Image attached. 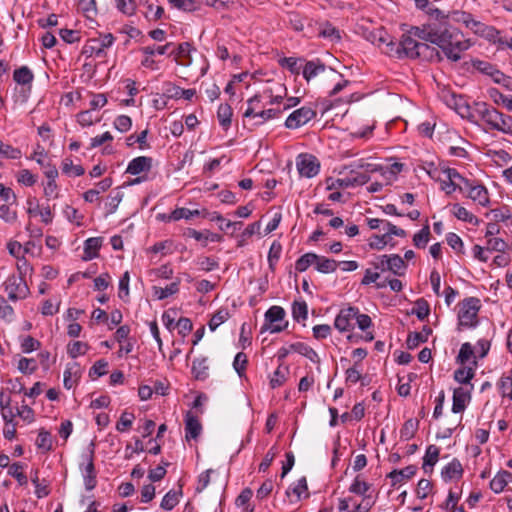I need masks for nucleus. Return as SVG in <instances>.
<instances>
[{
  "instance_id": "nucleus-1",
  "label": "nucleus",
  "mask_w": 512,
  "mask_h": 512,
  "mask_svg": "<svg viewBox=\"0 0 512 512\" xmlns=\"http://www.w3.org/2000/svg\"><path fill=\"white\" fill-rule=\"evenodd\" d=\"M435 19L423 25L422 27H414L410 31V35H403L399 43L389 41V35L384 33L380 35L379 41L386 43L389 49L387 54H395L401 57L418 58L432 57L434 49L423 42H418L415 37L428 41L437 45L442 49L448 59L457 62L461 59V53L468 49L469 44L463 38V34L455 27L449 24L448 17L443 15L439 10L435 11Z\"/></svg>"
},
{
  "instance_id": "nucleus-2",
  "label": "nucleus",
  "mask_w": 512,
  "mask_h": 512,
  "mask_svg": "<svg viewBox=\"0 0 512 512\" xmlns=\"http://www.w3.org/2000/svg\"><path fill=\"white\" fill-rule=\"evenodd\" d=\"M458 306V330L477 326L478 312L481 308L480 300L476 297H468L462 300Z\"/></svg>"
},
{
  "instance_id": "nucleus-3",
  "label": "nucleus",
  "mask_w": 512,
  "mask_h": 512,
  "mask_svg": "<svg viewBox=\"0 0 512 512\" xmlns=\"http://www.w3.org/2000/svg\"><path fill=\"white\" fill-rule=\"evenodd\" d=\"M95 443L90 442L85 452L81 454L79 468L86 490H93L97 485V472L94 465Z\"/></svg>"
},
{
  "instance_id": "nucleus-4",
  "label": "nucleus",
  "mask_w": 512,
  "mask_h": 512,
  "mask_svg": "<svg viewBox=\"0 0 512 512\" xmlns=\"http://www.w3.org/2000/svg\"><path fill=\"white\" fill-rule=\"evenodd\" d=\"M154 159L148 156H137L130 160V175L137 176L130 178V186L139 184L148 180V174L152 169Z\"/></svg>"
},
{
  "instance_id": "nucleus-5",
  "label": "nucleus",
  "mask_w": 512,
  "mask_h": 512,
  "mask_svg": "<svg viewBox=\"0 0 512 512\" xmlns=\"http://www.w3.org/2000/svg\"><path fill=\"white\" fill-rule=\"evenodd\" d=\"M3 286L11 301L25 299L29 294V288L22 275H10Z\"/></svg>"
},
{
  "instance_id": "nucleus-6",
  "label": "nucleus",
  "mask_w": 512,
  "mask_h": 512,
  "mask_svg": "<svg viewBox=\"0 0 512 512\" xmlns=\"http://www.w3.org/2000/svg\"><path fill=\"white\" fill-rule=\"evenodd\" d=\"M285 310L280 306H272L265 313V323L262 327V331L269 330L271 333H279L287 328L288 323L277 324V322L283 321L285 317Z\"/></svg>"
},
{
  "instance_id": "nucleus-7",
  "label": "nucleus",
  "mask_w": 512,
  "mask_h": 512,
  "mask_svg": "<svg viewBox=\"0 0 512 512\" xmlns=\"http://www.w3.org/2000/svg\"><path fill=\"white\" fill-rule=\"evenodd\" d=\"M296 166L299 174L307 178L316 176L320 170V163L318 159L314 155L308 153H302L297 156Z\"/></svg>"
},
{
  "instance_id": "nucleus-8",
  "label": "nucleus",
  "mask_w": 512,
  "mask_h": 512,
  "mask_svg": "<svg viewBox=\"0 0 512 512\" xmlns=\"http://www.w3.org/2000/svg\"><path fill=\"white\" fill-rule=\"evenodd\" d=\"M473 28L471 29L476 35L485 38L493 44H498L500 49H504L506 37H502L501 33L494 26L487 25L480 21L472 23Z\"/></svg>"
},
{
  "instance_id": "nucleus-9",
  "label": "nucleus",
  "mask_w": 512,
  "mask_h": 512,
  "mask_svg": "<svg viewBox=\"0 0 512 512\" xmlns=\"http://www.w3.org/2000/svg\"><path fill=\"white\" fill-rule=\"evenodd\" d=\"M316 117V111L308 106H303L293 111L285 121L288 129H297Z\"/></svg>"
},
{
  "instance_id": "nucleus-10",
  "label": "nucleus",
  "mask_w": 512,
  "mask_h": 512,
  "mask_svg": "<svg viewBox=\"0 0 512 512\" xmlns=\"http://www.w3.org/2000/svg\"><path fill=\"white\" fill-rule=\"evenodd\" d=\"M357 314V307L349 306L346 308H342L335 318L334 327L339 332H348L353 330L354 321Z\"/></svg>"
},
{
  "instance_id": "nucleus-11",
  "label": "nucleus",
  "mask_w": 512,
  "mask_h": 512,
  "mask_svg": "<svg viewBox=\"0 0 512 512\" xmlns=\"http://www.w3.org/2000/svg\"><path fill=\"white\" fill-rule=\"evenodd\" d=\"M475 111L480 116L481 120L489 126V129L494 130L500 111L486 102L475 103Z\"/></svg>"
},
{
  "instance_id": "nucleus-12",
  "label": "nucleus",
  "mask_w": 512,
  "mask_h": 512,
  "mask_svg": "<svg viewBox=\"0 0 512 512\" xmlns=\"http://www.w3.org/2000/svg\"><path fill=\"white\" fill-rule=\"evenodd\" d=\"M464 186L468 190V198L484 207L489 204L488 191L483 185L473 184L470 180H464Z\"/></svg>"
},
{
  "instance_id": "nucleus-13",
  "label": "nucleus",
  "mask_w": 512,
  "mask_h": 512,
  "mask_svg": "<svg viewBox=\"0 0 512 512\" xmlns=\"http://www.w3.org/2000/svg\"><path fill=\"white\" fill-rule=\"evenodd\" d=\"M367 183V178L365 176H358L357 178H349L346 174L345 177L331 180V183L328 184V189H336V188H349L355 186H361Z\"/></svg>"
},
{
  "instance_id": "nucleus-14",
  "label": "nucleus",
  "mask_w": 512,
  "mask_h": 512,
  "mask_svg": "<svg viewBox=\"0 0 512 512\" xmlns=\"http://www.w3.org/2000/svg\"><path fill=\"white\" fill-rule=\"evenodd\" d=\"M197 216L205 217L206 210H202V211L198 210V209L190 210L185 207L176 208L167 217H165V219H167L168 221H178L181 219L189 220L192 217H197Z\"/></svg>"
},
{
  "instance_id": "nucleus-15",
  "label": "nucleus",
  "mask_w": 512,
  "mask_h": 512,
  "mask_svg": "<svg viewBox=\"0 0 512 512\" xmlns=\"http://www.w3.org/2000/svg\"><path fill=\"white\" fill-rule=\"evenodd\" d=\"M202 426L198 418L192 415L190 412L187 413L185 419V437L189 441L190 439H197L201 434Z\"/></svg>"
},
{
  "instance_id": "nucleus-16",
  "label": "nucleus",
  "mask_w": 512,
  "mask_h": 512,
  "mask_svg": "<svg viewBox=\"0 0 512 512\" xmlns=\"http://www.w3.org/2000/svg\"><path fill=\"white\" fill-rule=\"evenodd\" d=\"M417 467L415 465H409L403 469H394L387 477L391 479L392 486L401 483L405 479H410L416 474Z\"/></svg>"
},
{
  "instance_id": "nucleus-17",
  "label": "nucleus",
  "mask_w": 512,
  "mask_h": 512,
  "mask_svg": "<svg viewBox=\"0 0 512 512\" xmlns=\"http://www.w3.org/2000/svg\"><path fill=\"white\" fill-rule=\"evenodd\" d=\"M326 70V65L322 63L319 59L311 60L306 62L303 69V77L309 82L314 77L318 76L321 73H324Z\"/></svg>"
},
{
  "instance_id": "nucleus-18",
  "label": "nucleus",
  "mask_w": 512,
  "mask_h": 512,
  "mask_svg": "<svg viewBox=\"0 0 512 512\" xmlns=\"http://www.w3.org/2000/svg\"><path fill=\"white\" fill-rule=\"evenodd\" d=\"M470 395L463 388L459 387L454 389L453 391V403H452V412L460 413L463 412L466 408V403L469 401Z\"/></svg>"
},
{
  "instance_id": "nucleus-19",
  "label": "nucleus",
  "mask_w": 512,
  "mask_h": 512,
  "mask_svg": "<svg viewBox=\"0 0 512 512\" xmlns=\"http://www.w3.org/2000/svg\"><path fill=\"white\" fill-rule=\"evenodd\" d=\"M181 280L177 278L175 281L165 287L153 286V296L158 300L166 299L179 291Z\"/></svg>"
},
{
  "instance_id": "nucleus-20",
  "label": "nucleus",
  "mask_w": 512,
  "mask_h": 512,
  "mask_svg": "<svg viewBox=\"0 0 512 512\" xmlns=\"http://www.w3.org/2000/svg\"><path fill=\"white\" fill-rule=\"evenodd\" d=\"M440 449L436 445H429L423 457V470L425 473L432 472L433 466L438 462Z\"/></svg>"
},
{
  "instance_id": "nucleus-21",
  "label": "nucleus",
  "mask_w": 512,
  "mask_h": 512,
  "mask_svg": "<svg viewBox=\"0 0 512 512\" xmlns=\"http://www.w3.org/2000/svg\"><path fill=\"white\" fill-rule=\"evenodd\" d=\"M431 333L432 329L428 326H424L421 332L409 333L406 340L408 349H414L418 347L420 343L426 342Z\"/></svg>"
},
{
  "instance_id": "nucleus-22",
  "label": "nucleus",
  "mask_w": 512,
  "mask_h": 512,
  "mask_svg": "<svg viewBox=\"0 0 512 512\" xmlns=\"http://www.w3.org/2000/svg\"><path fill=\"white\" fill-rule=\"evenodd\" d=\"M442 478L444 481L460 478L463 474V468L459 460L453 459L442 469Z\"/></svg>"
},
{
  "instance_id": "nucleus-23",
  "label": "nucleus",
  "mask_w": 512,
  "mask_h": 512,
  "mask_svg": "<svg viewBox=\"0 0 512 512\" xmlns=\"http://www.w3.org/2000/svg\"><path fill=\"white\" fill-rule=\"evenodd\" d=\"M209 364L207 357L194 359L192 363V373L197 380H205L209 376Z\"/></svg>"
},
{
  "instance_id": "nucleus-24",
  "label": "nucleus",
  "mask_w": 512,
  "mask_h": 512,
  "mask_svg": "<svg viewBox=\"0 0 512 512\" xmlns=\"http://www.w3.org/2000/svg\"><path fill=\"white\" fill-rule=\"evenodd\" d=\"M384 261L387 264V270L391 271L393 274L401 276L404 274L406 269V263L402 257L397 254L388 255V258H385Z\"/></svg>"
},
{
  "instance_id": "nucleus-25",
  "label": "nucleus",
  "mask_w": 512,
  "mask_h": 512,
  "mask_svg": "<svg viewBox=\"0 0 512 512\" xmlns=\"http://www.w3.org/2000/svg\"><path fill=\"white\" fill-rule=\"evenodd\" d=\"M102 237L88 238L84 243V259L91 260L98 255V250L102 246Z\"/></svg>"
},
{
  "instance_id": "nucleus-26",
  "label": "nucleus",
  "mask_w": 512,
  "mask_h": 512,
  "mask_svg": "<svg viewBox=\"0 0 512 512\" xmlns=\"http://www.w3.org/2000/svg\"><path fill=\"white\" fill-rule=\"evenodd\" d=\"M442 98L446 105L458 113H461V110L467 108L465 101L461 95H456L450 91H443Z\"/></svg>"
},
{
  "instance_id": "nucleus-27",
  "label": "nucleus",
  "mask_w": 512,
  "mask_h": 512,
  "mask_svg": "<svg viewBox=\"0 0 512 512\" xmlns=\"http://www.w3.org/2000/svg\"><path fill=\"white\" fill-rule=\"evenodd\" d=\"M80 376L81 373L78 364L74 363L71 366L67 367L66 370L64 371V387L66 389L73 388L80 379Z\"/></svg>"
},
{
  "instance_id": "nucleus-28",
  "label": "nucleus",
  "mask_w": 512,
  "mask_h": 512,
  "mask_svg": "<svg viewBox=\"0 0 512 512\" xmlns=\"http://www.w3.org/2000/svg\"><path fill=\"white\" fill-rule=\"evenodd\" d=\"M290 349L292 351L299 353L300 355L308 358L310 361H312L314 363L320 362V358H319L318 354L316 353V351L305 343H302V342L293 343L290 345Z\"/></svg>"
},
{
  "instance_id": "nucleus-29",
  "label": "nucleus",
  "mask_w": 512,
  "mask_h": 512,
  "mask_svg": "<svg viewBox=\"0 0 512 512\" xmlns=\"http://www.w3.org/2000/svg\"><path fill=\"white\" fill-rule=\"evenodd\" d=\"M508 477H512V473L506 470L498 472L490 481V488L495 493H500L508 484Z\"/></svg>"
},
{
  "instance_id": "nucleus-30",
  "label": "nucleus",
  "mask_w": 512,
  "mask_h": 512,
  "mask_svg": "<svg viewBox=\"0 0 512 512\" xmlns=\"http://www.w3.org/2000/svg\"><path fill=\"white\" fill-rule=\"evenodd\" d=\"M288 374L289 367L285 366L282 363H279L277 369L273 372L270 378L271 388L275 389L277 387L282 386L286 382Z\"/></svg>"
},
{
  "instance_id": "nucleus-31",
  "label": "nucleus",
  "mask_w": 512,
  "mask_h": 512,
  "mask_svg": "<svg viewBox=\"0 0 512 512\" xmlns=\"http://www.w3.org/2000/svg\"><path fill=\"white\" fill-rule=\"evenodd\" d=\"M338 262L334 259H330L324 256L317 255V261L315 263V269L323 274H329L336 271Z\"/></svg>"
},
{
  "instance_id": "nucleus-32",
  "label": "nucleus",
  "mask_w": 512,
  "mask_h": 512,
  "mask_svg": "<svg viewBox=\"0 0 512 512\" xmlns=\"http://www.w3.org/2000/svg\"><path fill=\"white\" fill-rule=\"evenodd\" d=\"M233 115L232 108L229 104H220L217 110V117L219 124L223 129L227 130L231 125V118Z\"/></svg>"
},
{
  "instance_id": "nucleus-33",
  "label": "nucleus",
  "mask_w": 512,
  "mask_h": 512,
  "mask_svg": "<svg viewBox=\"0 0 512 512\" xmlns=\"http://www.w3.org/2000/svg\"><path fill=\"white\" fill-rule=\"evenodd\" d=\"M307 491V480L305 477H301L292 487L287 489L286 495L290 497L291 494H293L295 496V501H299L303 494H306V497L308 496Z\"/></svg>"
},
{
  "instance_id": "nucleus-34",
  "label": "nucleus",
  "mask_w": 512,
  "mask_h": 512,
  "mask_svg": "<svg viewBox=\"0 0 512 512\" xmlns=\"http://www.w3.org/2000/svg\"><path fill=\"white\" fill-rule=\"evenodd\" d=\"M24 468L25 465L21 462H15L8 468V475L15 478L20 486H25L28 483L27 476L23 472Z\"/></svg>"
},
{
  "instance_id": "nucleus-35",
  "label": "nucleus",
  "mask_w": 512,
  "mask_h": 512,
  "mask_svg": "<svg viewBox=\"0 0 512 512\" xmlns=\"http://www.w3.org/2000/svg\"><path fill=\"white\" fill-rule=\"evenodd\" d=\"M453 215L461 221H464V222H467V223H470L473 225L479 224V219L475 215L470 213L465 207H462L459 204L453 205Z\"/></svg>"
},
{
  "instance_id": "nucleus-36",
  "label": "nucleus",
  "mask_w": 512,
  "mask_h": 512,
  "mask_svg": "<svg viewBox=\"0 0 512 512\" xmlns=\"http://www.w3.org/2000/svg\"><path fill=\"white\" fill-rule=\"evenodd\" d=\"M13 79L20 85H27L33 81L34 75L27 66H22L14 71Z\"/></svg>"
},
{
  "instance_id": "nucleus-37",
  "label": "nucleus",
  "mask_w": 512,
  "mask_h": 512,
  "mask_svg": "<svg viewBox=\"0 0 512 512\" xmlns=\"http://www.w3.org/2000/svg\"><path fill=\"white\" fill-rule=\"evenodd\" d=\"M148 134L149 130L144 129L139 134L130 135V147H134L136 145L139 150L149 149L150 143L147 140Z\"/></svg>"
},
{
  "instance_id": "nucleus-38",
  "label": "nucleus",
  "mask_w": 512,
  "mask_h": 512,
  "mask_svg": "<svg viewBox=\"0 0 512 512\" xmlns=\"http://www.w3.org/2000/svg\"><path fill=\"white\" fill-rule=\"evenodd\" d=\"M316 261H317V254L308 252L297 259V261L295 262V269L298 272H304L310 266H312V265L315 266Z\"/></svg>"
},
{
  "instance_id": "nucleus-39",
  "label": "nucleus",
  "mask_w": 512,
  "mask_h": 512,
  "mask_svg": "<svg viewBox=\"0 0 512 512\" xmlns=\"http://www.w3.org/2000/svg\"><path fill=\"white\" fill-rule=\"evenodd\" d=\"M230 317V313L227 308H221L216 311L211 317L208 326L211 331H215L221 324L226 322Z\"/></svg>"
},
{
  "instance_id": "nucleus-40",
  "label": "nucleus",
  "mask_w": 512,
  "mask_h": 512,
  "mask_svg": "<svg viewBox=\"0 0 512 512\" xmlns=\"http://www.w3.org/2000/svg\"><path fill=\"white\" fill-rule=\"evenodd\" d=\"M494 130L512 135V116L500 112Z\"/></svg>"
},
{
  "instance_id": "nucleus-41",
  "label": "nucleus",
  "mask_w": 512,
  "mask_h": 512,
  "mask_svg": "<svg viewBox=\"0 0 512 512\" xmlns=\"http://www.w3.org/2000/svg\"><path fill=\"white\" fill-rule=\"evenodd\" d=\"M99 120L100 118L98 113L90 108L77 115V121L82 126H91Z\"/></svg>"
},
{
  "instance_id": "nucleus-42",
  "label": "nucleus",
  "mask_w": 512,
  "mask_h": 512,
  "mask_svg": "<svg viewBox=\"0 0 512 512\" xmlns=\"http://www.w3.org/2000/svg\"><path fill=\"white\" fill-rule=\"evenodd\" d=\"M292 316L295 321L306 320L308 317V306L304 300L294 301L292 304Z\"/></svg>"
},
{
  "instance_id": "nucleus-43",
  "label": "nucleus",
  "mask_w": 512,
  "mask_h": 512,
  "mask_svg": "<svg viewBox=\"0 0 512 512\" xmlns=\"http://www.w3.org/2000/svg\"><path fill=\"white\" fill-rule=\"evenodd\" d=\"M262 101V95L256 94L247 101V109L243 116L246 118H256L258 112L256 111L260 107Z\"/></svg>"
},
{
  "instance_id": "nucleus-44",
  "label": "nucleus",
  "mask_w": 512,
  "mask_h": 512,
  "mask_svg": "<svg viewBox=\"0 0 512 512\" xmlns=\"http://www.w3.org/2000/svg\"><path fill=\"white\" fill-rule=\"evenodd\" d=\"M450 17L454 22L462 23L469 29H472V23L477 21L473 18L472 14L465 11H454Z\"/></svg>"
},
{
  "instance_id": "nucleus-45",
  "label": "nucleus",
  "mask_w": 512,
  "mask_h": 512,
  "mask_svg": "<svg viewBox=\"0 0 512 512\" xmlns=\"http://www.w3.org/2000/svg\"><path fill=\"white\" fill-rule=\"evenodd\" d=\"M282 246L278 241H274L268 252V263L271 270L275 269V266L281 256Z\"/></svg>"
},
{
  "instance_id": "nucleus-46",
  "label": "nucleus",
  "mask_w": 512,
  "mask_h": 512,
  "mask_svg": "<svg viewBox=\"0 0 512 512\" xmlns=\"http://www.w3.org/2000/svg\"><path fill=\"white\" fill-rule=\"evenodd\" d=\"M429 313L430 307L428 302L423 298L418 299L415 303V308L412 310V314H415L419 320L423 321L429 316Z\"/></svg>"
},
{
  "instance_id": "nucleus-47",
  "label": "nucleus",
  "mask_w": 512,
  "mask_h": 512,
  "mask_svg": "<svg viewBox=\"0 0 512 512\" xmlns=\"http://www.w3.org/2000/svg\"><path fill=\"white\" fill-rule=\"evenodd\" d=\"M179 503V494L173 490L167 492L160 504L163 510L170 511Z\"/></svg>"
},
{
  "instance_id": "nucleus-48",
  "label": "nucleus",
  "mask_w": 512,
  "mask_h": 512,
  "mask_svg": "<svg viewBox=\"0 0 512 512\" xmlns=\"http://www.w3.org/2000/svg\"><path fill=\"white\" fill-rule=\"evenodd\" d=\"M88 348L89 346L87 343L75 341L68 344L67 352L71 358H77L80 355H84L88 351Z\"/></svg>"
},
{
  "instance_id": "nucleus-49",
  "label": "nucleus",
  "mask_w": 512,
  "mask_h": 512,
  "mask_svg": "<svg viewBox=\"0 0 512 512\" xmlns=\"http://www.w3.org/2000/svg\"><path fill=\"white\" fill-rule=\"evenodd\" d=\"M169 3L173 8L185 12H192L198 8L197 2L195 0H169Z\"/></svg>"
},
{
  "instance_id": "nucleus-50",
  "label": "nucleus",
  "mask_w": 512,
  "mask_h": 512,
  "mask_svg": "<svg viewBox=\"0 0 512 512\" xmlns=\"http://www.w3.org/2000/svg\"><path fill=\"white\" fill-rule=\"evenodd\" d=\"M31 481L35 486V494L38 498H43L49 495L50 490L48 485L40 483L37 470L32 473Z\"/></svg>"
},
{
  "instance_id": "nucleus-51",
  "label": "nucleus",
  "mask_w": 512,
  "mask_h": 512,
  "mask_svg": "<svg viewBox=\"0 0 512 512\" xmlns=\"http://www.w3.org/2000/svg\"><path fill=\"white\" fill-rule=\"evenodd\" d=\"M474 355V349L469 342H465L461 345L458 356L456 358L459 364L467 363Z\"/></svg>"
},
{
  "instance_id": "nucleus-52",
  "label": "nucleus",
  "mask_w": 512,
  "mask_h": 512,
  "mask_svg": "<svg viewBox=\"0 0 512 512\" xmlns=\"http://www.w3.org/2000/svg\"><path fill=\"white\" fill-rule=\"evenodd\" d=\"M430 236V229L428 225H425L419 232H417L413 237V243L417 248H424Z\"/></svg>"
},
{
  "instance_id": "nucleus-53",
  "label": "nucleus",
  "mask_w": 512,
  "mask_h": 512,
  "mask_svg": "<svg viewBox=\"0 0 512 512\" xmlns=\"http://www.w3.org/2000/svg\"><path fill=\"white\" fill-rule=\"evenodd\" d=\"M191 50L192 46L188 42H183L178 45L173 44L171 56H174L176 60L179 58H186L190 55Z\"/></svg>"
},
{
  "instance_id": "nucleus-54",
  "label": "nucleus",
  "mask_w": 512,
  "mask_h": 512,
  "mask_svg": "<svg viewBox=\"0 0 512 512\" xmlns=\"http://www.w3.org/2000/svg\"><path fill=\"white\" fill-rule=\"evenodd\" d=\"M417 430V422H415L413 419L407 420L403 427L400 430V437L403 440H410L414 437L415 432Z\"/></svg>"
},
{
  "instance_id": "nucleus-55",
  "label": "nucleus",
  "mask_w": 512,
  "mask_h": 512,
  "mask_svg": "<svg viewBox=\"0 0 512 512\" xmlns=\"http://www.w3.org/2000/svg\"><path fill=\"white\" fill-rule=\"evenodd\" d=\"M474 376V371L470 367H461L454 372V379L462 384L468 383Z\"/></svg>"
},
{
  "instance_id": "nucleus-56",
  "label": "nucleus",
  "mask_w": 512,
  "mask_h": 512,
  "mask_svg": "<svg viewBox=\"0 0 512 512\" xmlns=\"http://www.w3.org/2000/svg\"><path fill=\"white\" fill-rule=\"evenodd\" d=\"M370 489V484L360 479L359 476H357L353 483L349 487V491L351 493L365 496L366 492Z\"/></svg>"
},
{
  "instance_id": "nucleus-57",
  "label": "nucleus",
  "mask_w": 512,
  "mask_h": 512,
  "mask_svg": "<svg viewBox=\"0 0 512 512\" xmlns=\"http://www.w3.org/2000/svg\"><path fill=\"white\" fill-rule=\"evenodd\" d=\"M37 362L32 358H21L18 362V369L24 374H32L37 370Z\"/></svg>"
},
{
  "instance_id": "nucleus-58",
  "label": "nucleus",
  "mask_w": 512,
  "mask_h": 512,
  "mask_svg": "<svg viewBox=\"0 0 512 512\" xmlns=\"http://www.w3.org/2000/svg\"><path fill=\"white\" fill-rule=\"evenodd\" d=\"M107 366L108 363L103 359L96 361L89 370V376L92 379H96L100 376L105 375L107 373Z\"/></svg>"
},
{
  "instance_id": "nucleus-59",
  "label": "nucleus",
  "mask_w": 512,
  "mask_h": 512,
  "mask_svg": "<svg viewBox=\"0 0 512 512\" xmlns=\"http://www.w3.org/2000/svg\"><path fill=\"white\" fill-rule=\"evenodd\" d=\"M78 8L89 18L97 13L95 0H78Z\"/></svg>"
},
{
  "instance_id": "nucleus-60",
  "label": "nucleus",
  "mask_w": 512,
  "mask_h": 512,
  "mask_svg": "<svg viewBox=\"0 0 512 512\" xmlns=\"http://www.w3.org/2000/svg\"><path fill=\"white\" fill-rule=\"evenodd\" d=\"M380 274L378 272H372L370 269H367L365 271L364 277L361 281L362 285H369L371 283H376L377 288H384L386 287V281L383 282H377L379 279Z\"/></svg>"
},
{
  "instance_id": "nucleus-61",
  "label": "nucleus",
  "mask_w": 512,
  "mask_h": 512,
  "mask_svg": "<svg viewBox=\"0 0 512 512\" xmlns=\"http://www.w3.org/2000/svg\"><path fill=\"white\" fill-rule=\"evenodd\" d=\"M0 155L9 159H19L21 157V151L11 145L4 144L0 140Z\"/></svg>"
},
{
  "instance_id": "nucleus-62",
  "label": "nucleus",
  "mask_w": 512,
  "mask_h": 512,
  "mask_svg": "<svg viewBox=\"0 0 512 512\" xmlns=\"http://www.w3.org/2000/svg\"><path fill=\"white\" fill-rule=\"evenodd\" d=\"M36 445L38 446V448L50 450L52 446L50 433L45 430H40L36 440Z\"/></svg>"
},
{
  "instance_id": "nucleus-63",
  "label": "nucleus",
  "mask_w": 512,
  "mask_h": 512,
  "mask_svg": "<svg viewBox=\"0 0 512 512\" xmlns=\"http://www.w3.org/2000/svg\"><path fill=\"white\" fill-rule=\"evenodd\" d=\"M175 328L178 329V333L181 336L185 337L186 335H188L191 332V330L193 328V324L189 318L181 317L177 320Z\"/></svg>"
},
{
  "instance_id": "nucleus-64",
  "label": "nucleus",
  "mask_w": 512,
  "mask_h": 512,
  "mask_svg": "<svg viewBox=\"0 0 512 512\" xmlns=\"http://www.w3.org/2000/svg\"><path fill=\"white\" fill-rule=\"evenodd\" d=\"M389 241H390V239H389L388 235H386V233L381 236L373 235L371 237L369 246L372 249L382 250L389 243Z\"/></svg>"
}]
</instances>
